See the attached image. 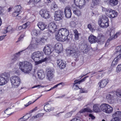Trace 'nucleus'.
Masks as SVG:
<instances>
[{
    "label": "nucleus",
    "mask_w": 121,
    "mask_h": 121,
    "mask_svg": "<svg viewBox=\"0 0 121 121\" xmlns=\"http://www.w3.org/2000/svg\"><path fill=\"white\" fill-rule=\"evenodd\" d=\"M19 66L20 69L21 71L26 74H29L32 69V65L29 62H21L19 63Z\"/></svg>",
    "instance_id": "obj_1"
},
{
    "label": "nucleus",
    "mask_w": 121,
    "mask_h": 121,
    "mask_svg": "<svg viewBox=\"0 0 121 121\" xmlns=\"http://www.w3.org/2000/svg\"><path fill=\"white\" fill-rule=\"evenodd\" d=\"M43 52L40 51H37L33 52L31 56V58L35 61V65H38L37 62L42 60L43 58Z\"/></svg>",
    "instance_id": "obj_2"
},
{
    "label": "nucleus",
    "mask_w": 121,
    "mask_h": 121,
    "mask_svg": "<svg viewBox=\"0 0 121 121\" xmlns=\"http://www.w3.org/2000/svg\"><path fill=\"white\" fill-rule=\"evenodd\" d=\"M102 11L105 13L109 17L113 18L117 17L118 15L117 13L115 10L111 9H107L103 8Z\"/></svg>",
    "instance_id": "obj_3"
},
{
    "label": "nucleus",
    "mask_w": 121,
    "mask_h": 121,
    "mask_svg": "<svg viewBox=\"0 0 121 121\" xmlns=\"http://www.w3.org/2000/svg\"><path fill=\"white\" fill-rule=\"evenodd\" d=\"M10 77V74L8 72H5L0 74V85H3L6 84Z\"/></svg>",
    "instance_id": "obj_4"
},
{
    "label": "nucleus",
    "mask_w": 121,
    "mask_h": 121,
    "mask_svg": "<svg viewBox=\"0 0 121 121\" xmlns=\"http://www.w3.org/2000/svg\"><path fill=\"white\" fill-rule=\"evenodd\" d=\"M67 52L68 54L74 58H77L79 55V52L75 46L68 49Z\"/></svg>",
    "instance_id": "obj_5"
},
{
    "label": "nucleus",
    "mask_w": 121,
    "mask_h": 121,
    "mask_svg": "<svg viewBox=\"0 0 121 121\" xmlns=\"http://www.w3.org/2000/svg\"><path fill=\"white\" fill-rule=\"evenodd\" d=\"M101 107L102 111L107 113L110 114L113 111L112 107L108 104L103 103Z\"/></svg>",
    "instance_id": "obj_6"
},
{
    "label": "nucleus",
    "mask_w": 121,
    "mask_h": 121,
    "mask_svg": "<svg viewBox=\"0 0 121 121\" xmlns=\"http://www.w3.org/2000/svg\"><path fill=\"white\" fill-rule=\"evenodd\" d=\"M10 81L12 86L13 87H17L21 83L20 79L18 76H15L11 78Z\"/></svg>",
    "instance_id": "obj_7"
},
{
    "label": "nucleus",
    "mask_w": 121,
    "mask_h": 121,
    "mask_svg": "<svg viewBox=\"0 0 121 121\" xmlns=\"http://www.w3.org/2000/svg\"><path fill=\"white\" fill-rule=\"evenodd\" d=\"M59 33L62 35L63 38L65 41H68L69 39L68 37L69 35V30L65 28H62L59 30Z\"/></svg>",
    "instance_id": "obj_8"
},
{
    "label": "nucleus",
    "mask_w": 121,
    "mask_h": 121,
    "mask_svg": "<svg viewBox=\"0 0 121 121\" xmlns=\"http://www.w3.org/2000/svg\"><path fill=\"white\" fill-rule=\"evenodd\" d=\"M40 40V39L37 40L33 39L30 44L28 47L27 48L31 49L35 48L36 47L38 43H41Z\"/></svg>",
    "instance_id": "obj_9"
},
{
    "label": "nucleus",
    "mask_w": 121,
    "mask_h": 121,
    "mask_svg": "<svg viewBox=\"0 0 121 121\" xmlns=\"http://www.w3.org/2000/svg\"><path fill=\"white\" fill-rule=\"evenodd\" d=\"M52 47L49 44H47L44 47L43 51L46 55H49L53 52Z\"/></svg>",
    "instance_id": "obj_10"
},
{
    "label": "nucleus",
    "mask_w": 121,
    "mask_h": 121,
    "mask_svg": "<svg viewBox=\"0 0 121 121\" xmlns=\"http://www.w3.org/2000/svg\"><path fill=\"white\" fill-rule=\"evenodd\" d=\"M39 14L42 17L46 19L49 18L50 16L49 11L46 10H41L39 12Z\"/></svg>",
    "instance_id": "obj_11"
},
{
    "label": "nucleus",
    "mask_w": 121,
    "mask_h": 121,
    "mask_svg": "<svg viewBox=\"0 0 121 121\" xmlns=\"http://www.w3.org/2000/svg\"><path fill=\"white\" fill-rule=\"evenodd\" d=\"M63 12L61 11L58 10L55 11L54 16V20L57 21L62 19L63 17Z\"/></svg>",
    "instance_id": "obj_12"
},
{
    "label": "nucleus",
    "mask_w": 121,
    "mask_h": 121,
    "mask_svg": "<svg viewBox=\"0 0 121 121\" xmlns=\"http://www.w3.org/2000/svg\"><path fill=\"white\" fill-rule=\"evenodd\" d=\"M54 70L51 69H48L46 71V75L48 79L50 80L52 79L54 74Z\"/></svg>",
    "instance_id": "obj_13"
},
{
    "label": "nucleus",
    "mask_w": 121,
    "mask_h": 121,
    "mask_svg": "<svg viewBox=\"0 0 121 121\" xmlns=\"http://www.w3.org/2000/svg\"><path fill=\"white\" fill-rule=\"evenodd\" d=\"M64 13L66 17L69 18L71 17L72 13L70 8L69 6H67L65 8Z\"/></svg>",
    "instance_id": "obj_14"
},
{
    "label": "nucleus",
    "mask_w": 121,
    "mask_h": 121,
    "mask_svg": "<svg viewBox=\"0 0 121 121\" xmlns=\"http://www.w3.org/2000/svg\"><path fill=\"white\" fill-rule=\"evenodd\" d=\"M57 26L55 23L52 22L50 23L49 26V31L50 32L54 33L57 29Z\"/></svg>",
    "instance_id": "obj_15"
},
{
    "label": "nucleus",
    "mask_w": 121,
    "mask_h": 121,
    "mask_svg": "<svg viewBox=\"0 0 121 121\" xmlns=\"http://www.w3.org/2000/svg\"><path fill=\"white\" fill-rule=\"evenodd\" d=\"M108 82L107 79H105L100 81L98 83L99 87L100 88H104Z\"/></svg>",
    "instance_id": "obj_16"
},
{
    "label": "nucleus",
    "mask_w": 121,
    "mask_h": 121,
    "mask_svg": "<svg viewBox=\"0 0 121 121\" xmlns=\"http://www.w3.org/2000/svg\"><path fill=\"white\" fill-rule=\"evenodd\" d=\"M101 105H100L99 104H94L93 107V110L94 112H101L102 110L101 106Z\"/></svg>",
    "instance_id": "obj_17"
},
{
    "label": "nucleus",
    "mask_w": 121,
    "mask_h": 121,
    "mask_svg": "<svg viewBox=\"0 0 121 121\" xmlns=\"http://www.w3.org/2000/svg\"><path fill=\"white\" fill-rule=\"evenodd\" d=\"M110 35L111 37L108 40V41H110L113 39L114 38L115 39L117 37L118 35H119V33H117L115 34V32L114 30H112L110 32Z\"/></svg>",
    "instance_id": "obj_18"
},
{
    "label": "nucleus",
    "mask_w": 121,
    "mask_h": 121,
    "mask_svg": "<svg viewBox=\"0 0 121 121\" xmlns=\"http://www.w3.org/2000/svg\"><path fill=\"white\" fill-rule=\"evenodd\" d=\"M108 22V18L105 15H104L100 17L98 21V24H100L103 22Z\"/></svg>",
    "instance_id": "obj_19"
},
{
    "label": "nucleus",
    "mask_w": 121,
    "mask_h": 121,
    "mask_svg": "<svg viewBox=\"0 0 121 121\" xmlns=\"http://www.w3.org/2000/svg\"><path fill=\"white\" fill-rule=\"evenodd\" d=\"M89 42L91 43H94L97 41L96 37L95 36L91 35L88 37Z\"/></svg>",
    "instance_id": "obj_20"
},
{
    "label": "nucleus",
    "mask_w": 121,
    "mask_h": 121,
    "mask_svg": "<svg viewBox=\"0 0 121 121\" xmlns=\"http://www.w3.org/2000/svg\"><path fill=\"white\" fill-rule=\"evenodd\" d=\"M101 1V0H92V3L91 5V7L93 8L95 6L99 5Z\"/></svg>",
    "instance_id": "obj_21"
},
{
    "label": "nucleus",
    "mask_w": 121,
    "mask_h": 121,
    "mask_svg": "<svg viewBox=\"0 0 121 121\" xmlns=\"http://www.w3.org/2000/svg\"><path fill=\"white\" fill-rule=\"evenodd\" d=\"M51 56H47L44 59H43L42 60L37 62V64H40L45 61H47L48 62H50L51 61Z\"/></svg>",
    "instance_id": "obj_22"
},
{
    "label": "nucleus",
    "mask_w": 121,
    "mask_h": 121,
    "mask_svg": "<svg viewBox=\"0 0 121 121\" xmlns=\"http://www.w3.org/2000/svg\"><path fill=\"white\" fill-rule=\"evenodd\" d=\"M37 74L39 78L40 79H42L45 77V75L42 69H40L38 71Z\"/></svg>",
    "instance_id": "obj_23"
},
{
    "label": "nucleus",
    "mask_w": 121,
    "mask_h": 121,
    "mask_svg": "<svg viewBox=\"0 0 121 121\" xmlns=\"http://www.w3.org/2000/svg\"><path fill=\"white\" fill-rule=\"evenodd\" d=\"M44 110L47 112H49L54 109L53 107H51V105L49 104H48L45 105L44 107Z\"/></svg>",
    "instance_id": "obj_24"
},
{
    "label": "nucleus",
    "mask_w": 121,
    "mask_h": 121,
    "mask_svg": "<svg viewBox=\"0 0 121 121\" xmlns=\"http://www.w3.org/2000/svg\"><path fill=\"white\" fill-rule=\"evenodd\" d=\"M56 38L59 41L64 42L65 40V39L63 38L62 35L59 33V31L56 34Z\"/></svg>",
    "instance_id": "obj_25"
},
{
    "label": "nucleus",
    "mask_w": 121,
    "mask_h": 121,
    "mask_svg": "<svg viewBox=\"0 0 121 121\" xmlns=\"http://www.w3.org/2000/svg\"><path fill=\"white\" fill-rule=\"evenodd\" d=\"M37 25L40 30H42L46 28L47 26V25L43 22H39L37 24Z\"/></svg>",
    "instance_id": "obj_26"
},
{
    "label": "nucleus",
    "mask_w": 121,
    "mask_h": 121,
    "mask_svg": "<svg viewBox=\"0 0 121 121\" xmlns=\"http://www.w3.org/2000/svg\"><path fill=\"white\" fill-rule=\"evenodd\" d=\"M81 51L84 53H87L88 52V46L87 45H81L80 47Z\"/></svg>",
    "instance_id": "obj_27"
},
{
    "label": "nucleus",
    "mask_w": 121,
    "mask_h": 121,
    "mask_svg": "<svg viewBox=\"0 0 121 121\" xmlns=\"http://www.w3.org/2000/svg\"><path fill=\"white\" fill-rule=\"evenodd\" d=\"M100 27L103 28H106L109 26L108 22H103L100 24H99Z\"/></svg>",
    "instance_id": "obj_28"
},
{
    "label": "nucleus",
    "mask_w": 121,
    "mask_h": 121,
    "mask_svg": "<svg viewBox=\"0 0 121 121\" xmlns=\"http://www.w3.org/2000/svg\"><path fill=\"white\" fill-rule=\"evenodd\" d=\"M118 3V0H110L108 2L109 4L112 6L117 5Z\"/></svg>",
    "instance_id": "obj_29"
},
{
    "label": "nucleus",
    "mask_w": 121,
    "mask_h": 121,
    "mask_svg": "<svg viewBox=\"0 0 121 121\" xmlns=\"http://www.w3.org/2000/svg\"><path fill=\"white\" fill-rule=\"evenodd\" d=\"M22 51H22L15 54L14 55V58L12 59V60L15 61L17 60L21 55V53Z\"/></svg>",
    "instance_id": "obj_30"
},
{
    "label": "nucleus",
    "mask_w": 121,
    "mask_h": 121,
    "mask_svg": "<svg viewBox=\"0 0 121 121\" xmlns=\"http://www.w3.org/2000/svg\"><path fill=\"white\" fill-rule=\"evenodd\" d=\"M80 9H76L73 10V13L78 16H79L81 15V12Z\"/></svg>",
    "instance_id": "obj_31"
},
{
    "label": "nucleus",
    "mask_w": 121,
    "mask_h": 121,
    "mask_svg": "<svg viewBox=\"0 0 121 121\" xmlns=\"http://www.w3.org/2000/svg\"><path fill=\"white\" fill-rule=\"evenodd\" d=\"M113 117H121V112L117 111L114 113L112 115Z\"/></svg>",
    "instance_id": "obj_32"
},
{
    "label": "nucleus",
    "mask_w": 121,
    "mask_h": 121,
    "mask_svg": "<svg viewBox=\"0 0 121 121\" xmlns=\"http://www.w3.org/2000/svg\"><path fill=\"white\" fill-rule=\"evenodd\" d=\"M86 112L91 113L93 112V111L90 108H86L82 109L79 112L81 113H82Z\"/></svg>",
    "instance_id": "obj_33"
},
{
    "label": "nucleus",
    "mask_w": 121,
    "mask_h": 121,
    "mask_svg": "<svg viewBox=\"0 0 121 121\" xmlns=\"http://www.w3.org/2000/svg\"><path fill=\"white\" fill-rule=\"evenodd\" d=\"M97 38L99 41L100 42H103L105 40L104 37L101 34L99 35Z\"/></svg>",
    "instance_id": "obj_34"
},
{
    "label": "nucleus",
    "mask_w": 121,
    "mask_h": 121,
    "mask_svg": "<svg viewBox=\"0 0 121 121\" xmlns=\"http://www.w3.org/2000/svg\"><path fill=\"white\" fill-rule=\"evenodd\" d=\"M61 64H60L59 61H57V65L59 66L62 69L64 68L65 67L66 65L65 63H64V62H61Z\"/></svg>",
    "instance_id": "obj_35"
},
{
    "label": "nucleus",
    "mask_w": 121,
    "mask_h": 121,
    "mask_svg": "<svg viewBox=\"0 0 121 121\" xmlns=\"http://www.w3.org/2000/svg\"><path fill=\"white\" fill-rule=\"evenodd\" d=\"M61 47L62 45L60 43H57L55 45V49L59 51L60 50V48Z\"/></svg>",
    "instance_id": "obj_36"
},
{
    "label": "nucleus",
    "mask_w": 121,
    "mask_h": 121,
    "mask_svg": "<svg viewBox=\"0 0 121 121\" xmlns=\"http://www.w3.org/2000/svg\"><path fill=\"white\" fill-rule=\"evenodd\" d=\"M113 97L110 94H108L106 96V98L108 101H111L113 99Z\"/></svg>",
    "instance_id": "obj_37"
},
{
    "label": "nucleus",
    "mask_w": 121,
    "mask_h": 121,
    "mask_svg": "<svg viewBox=\"0 0 121 121\" xmlns=\"http://www.w3.org/2000/svg\"><path fill=\"white\" fill-rule=\"evenodd\" d=\"M118 61L117 60L116 58H115L112 62L111 66L112 67H114L116 65Z\"/></svg>",
    "instance_id": "obj_38"
},
{
    "label": "nucleus",
    "mask_w": 121,
    "mask_h": 121,
    "mask_svg": "<svg viewBox=\"0 0 121 121\" xmlns=\"http://www.w3.org/2000/svg\"><path fill=\"white\" fill-rule=\"evenodd\" d=\"M44 115V114L43 113H40L37 115L33 116L32 118L33 119L35 118H39L41 117H42Z\"/></svg>",
    "instance_id": "obj_39"
},
{
    "label": "nucleus",
    "mask_w": 121,
    "mask_h": 121,
    "mask_svg": "<svg viewBox=\"0 0 121 121\" xmlns=\"http://www.w3.org/2000/svg\"><path fill=\"white\" fill-rule=\"evenodd\" d=\"M12 29V28L11 26H9L7 27L6 30H4V33H6L7 32H10L11 31Z\"/></svg>",
    "instance_id": "obj_40"
},
{
    "label": "nucleus",
    "mask_w": 121,
    "mask_h": 121,
    "mask_svg": "<svg viewBox=\"0 0 121 121\" xmlns=\"http://www.w3.org/2000/svg\"><path fill=\"white\" fill-rule=\"evenodd\" d=\"M11 110L10 108H7L5 110L4 112L5 114L8 115H10L12 113Z\"/></svg>",
    "instance_id": "obj_41"
},
{
    "label": "nucleus",
    "mask_w": 121,
    "mask_h": 121,
    "mask_svg": "<svg viewBox=\"0 0 121 121\" xmlns=\"http://www.w3.org/2000/svg\"><path fill=\"white\" fill-rule=\"evenodd\" d=\"M47 39V36H43L40 39V41L41 43H44L46 41Z\"/></svg>",
    "instance_id": "obj_42"
},
{
    "label": "nucleus",
    "mask_w": 121,
    "mask_h": 121,
    "mask_svg": "<svg viewBox=\"0 0 121 121\" xmlns=\"http://www.w3.org/2000/svg\"><path fill=\"white\" fill-rule=\"evenodd\" d=\"M15 8V9H16L15 11L20 13L21 10V6L20 5H17L16 6Z\"/></svg>",
    "instance_id": "obj_43"
},
{
    "label": "nucleus",
    "mask_w": 121,
    "mask_h": 121,
    "mask_svg": "<svg viewBox=\"0 0 121 121\" xmlns=\"http://www.w3.org/2000/svg\"><path fill=\"white\" fill-rule=\"evenodd\" d=\"M39 33V32L35 29L33 30L31 32V34L32 35L37 36L38 35Z\"/></svg>",
    "instance_id": "obj_44"
},
{
    "label": "nucleus",
    "mask_w": 121,
    "mask_h": 121,
    "mask_svg": "<svg viewBox=\"0 0 121 121\" xmlns=\"http://www.w3.org/2000/svg\"><path fill=\"white\" fill-rule=\"evenodd\" d=\"M30 22H27L22 25L23 29H25L27 27H29V26Z\"/></svg>",
    "instance_id": "obj_45"
},
{
    "label": "nucleus",
    "mask_w": 121,
    "mask_h": 121,
    "mask_svg": "<svg viewBox=\"0 0 121 121\" xmlns=\"http://www.w3.org/2000/svg\"><path fill=\"white\" fill-rule=\"evenodd\" d=\"M47 86H42L41 85H35L33 87H32V88H37V89L39 88L40 87H46Z\"/></svg>",
    "instance_id": "obj_46"
},
{
    "label": "nucleus",
    "mask_w": 121,
    "mask_h": 121,
    "mask_svg": "<svg viewBox=\"0 0 121 121\" xmlns=\"http://www.w3.org/2000/svg\"><path fill=\"white\" fill-rule=\"evenodd\" d=\"M86 78V77H85L84 78L81 79V80H79L78 81V80H75L74 81V82H75L74 83H76V84H79L81 82L84 81V79L85 78Z\"/></svg>",
    "instance_id": "obj_47"
},
{
    "label": "nucleus",
    "mask_w": 121,
    "mask_h": 121,
    "mask_svg": "<svg viewBox=\"0 0 121 121\" xmlns=\"http://www.w3.org/2000/svg\"><path fill=\"white\" fill-rule=\"evenodd\" d=\"M85 0H80L79 3V6H82L85 4Z\"/></svg>",
    "instance_id": "obj_48"
},
{
    "label": "nucleus",
    "mask_w": 121,
    "mask_h": 121,
    "mask_svg": "<svg viewBox=\"0 0 121 121\" xmlns=\"http://www.w3.org/2000/svg\"><path fill=\"white\" fill-rule=\"evenodd\" d=\"M116 94L117 96L121 97V90H117L116 92Z\"/></svg>",
    "instance_id": "obj_49"
},
{
    "label": "nucleus",
    "mask_w": 121,
    "mask_h": 121,
    "mask_svg": "<svg viewBox=\"0 0 121 121\" xmlns=\"http://www.w3.org/2000/svg\"><path fill=\"white\" fill-rule=\"evenodd\" d=\"M80 93H87L88 91H87L86 90L85 88H80Z\"/></svg>",
    "instance_id": "obj_50"
},
{
    "label": "nucleus",
    "mask_w": 121,
    "mask_h": 121,
    "mask_svg": "<svg viewBox=\"0 0 121 121\" xmlns=\"http://www.w3.org/2000/svg\"><path fill=\"white\" fill-rule=\"evenodd\" d=\"M113 117L111 121H121L120 119L118 117Z\"/></svg>",
    "instance_id": "obj_51"
},
{
    "label": "nucleus",
    "mask_w": 121,
    "mask_h": 121,
    "mask_svg": "<svg viewBox=\"0 0 121 121\" xmlns=\"http://www.w3.org/2000/svg\"><path fill=\"white\" fill-rule=\"evenodd\" d=\"M42 95H41L39 97H38L37 99H36L32 103H31V101H29L27 104H26L25 105L26 107H27L29 105H30V104H32L34 102H35V101H36L37 99H39V98H40Z\"/></svg>",
    "instance_id": "obj_52"
},
{
    "label": "nucleus",
    "mask_w": 121,
    "mask_h": 121,
    "mask_svg": "<svg viewBox=\"0 0 121 121\" xmlns=\"http://www.w3.org/2000/svg\"><path fill=\"white\" fill-rule=\"evenodd\" d=\"M73 87L74 88V89L75 90H77L78 89H80V88L78 87V86L76 83H74L73 86Z\"/></svg>",
    "instance_id": "obj_53"
},
{
    "label": "nucleus",
    "mask_w": 121,
    "mask_h": 121,
    "mask_svg": "<svg viewBox=\"0 0 121 121\" xmlns=\"http://www.w3.org/2000/svg\"><path fill=\"white\" fill-rule=\"evenodd\" d=\"M121 46H118L116 48V51L117 52H119L121 53Z\"/></svg>",
    "instance_id": "obj_54"
},
{
    "label": "nucleus",
    "mask_w": 121,
    "mask_h": 121,
    "mask_svg": "<svg viewBox=\"0 0 121 121\" xmlns=\"http://www.w3.org/2000/svg\"><path fill=\"white\" fill-rule=\"evenodd\" d=\"M117 72H120L121 70V64L118 65L117 68Z\"/></svg>",
    "instance_id": "obj_55"
},
{
    "label": "nucleus",
    "mask_w": 121,
    "mask_h": 121,
    "mask_svg": "<svg viewBox=\"0 0 121 121\" xmlns=\"http://www.w3.org/2000/svg\"><path fill=\"white\" fill-rule=\"evenodd\" d=\"M88 28L90 31H93V28L92 27V26L90 24H89L87 26Z\"/></svg>",
    "instance_id": "obj_56"
},
{
    "label": "nucleus",
    "mask_w": 121,
    "mask_h": 121,
    "mask_svg": "<svg viewBox=\"0 0 121 121\" xmlns=\"http://www.w3.org/2000/svg\"><path fill=\"white\" fill-rule=\"evenodd\" d=\"M76 23L73 21L71 22L70 23V26L72 27H74L76 26Z\"/></svg>",
    "instance_id": "obj_57"
},
{
    "label": "nucleus",
    "mask_w": 121,
    "mask_h": 121,
    "mask_svg": "<svg viewBox=\"0 0 121 121\" xmlns=\"http://www.w3.org/2000/svg\"><path fill=\"white\" fill-rule=\"evenodd\" d=\"M80 0H74V2L75 5L77 6H78Z\"/></svg>",
    "instance_id": "obj_58"
},
{
    "label": "nucleus",
    "mask_w": 121,
    "mask_h": 121,
    "mask_svg": "<svg viewBox=\"0 0 121 121\" xmlns=\"http://www.w3.org/2000/svg\"><path fill=\"white\" fill-rule=\"evenodd\" d=\"M25 34H24L21 35L20 37L19 38L17 42H18L22 39L25 36Z\"/></svg>",
    "instance_id": "obj_59"
},
{
    "label": "nucleus",
    "mask_w": 121,
    "mask_h": 121,
    "mask_svg": "<svg viewBox=\"0 0 121 121\" xmlns=\"http://www.w3.org/2000/svg\"><path fill=\"white\" fill-rule=\"evenodd\" d=\"M4 10L3 8L0 6V14L2 15H4Z\"/></svg>",
    "instance_id": "obj_60"
},
{
    "label": "nucleus",
    "mask_w": 121,
    "mask_h": 121,
    "mask_svg": "<svg viewBox=\"0 0 121 121\" xmlns=\"http://www.w3.org/2000/svg\"><path fill=\"white\" fill-rule=\"evenodd\" d=\"M19 13H20L17 12L16 11H15L13 13V15L14 17H17L18 16Z\"/></svg>",
    "instance_id": "obj_61"
},
{
    "label": "nucleus",
    "mask_w": 121,
    "mask_h": 121,
    "mask_svg": "<svg viewBox=\"0 0 121 121\" xmlns=\"http://www.w3.org/2000/svg\"><path fill=\"white\" fill-rule=\"evenodd\" d=\"M72 115L71 113L70 112H69L67 113L65 115V117L66 118H68L70 117Z\"/></svg>",
    "instance_id": "obj_62"
},
{
    "label": "nucleus",
    "mask_w": 121,
    "mask_h": 121,
    "mask_svg": "<svg viewBox=\"0 0 121 121\" xmlns=\"http://www.w3.org/2000/svg\"><path fill=\"white\" fill-rule=\"evenodd\" d=\"M4 90L3 87H0V94H2L4 93Z\"/></svg>",
    "instance_id": "obj_63"
},
{
    "label": "nucleus",
    "mask_w": 121,
    "mask_h": 121,
    "mask_svg": "<svg viewBox=\"0 0 121 121\" xmlns=\"http://www.w3.org/2000/svg\"><path fill=\"white\" fill-rule=\"evenodd\" d=\"M89 116L92 119H94L95 118V116H93L92 114H90L89 115Z\"/></svg>",
    "instance_id": "obj_64"
}]
</instances>
